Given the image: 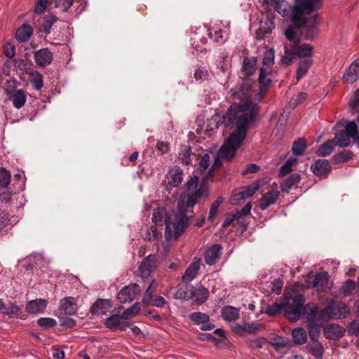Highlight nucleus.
Masks as SVG:
<instances>
[{
    "mask_svg": "<svg viewBox=\"0 0 359 359\" xmlns=\"http://www.w3.org/2000/svg\"><path fill=\"white\" fill-rule=\"evenodd\" d=\"M209 195V189L205 184L198 187V179H191L187 182V190L181 194L177 201V212L184 213L189 208L196 205L202 197L207 198Z\"/></svg>",
    "mask_w": 359,
    "mask_h": 359,
    "instance_id": "nucleus-1",
    "label": "nucleus"
},
{
    "mask_svg": "<svg viewBox=\"0 0 359 359\" xmlns=\"http://www.w3.org/2000/svg\"><path fill=\"white\" fill-rule=\"evenodd\" d=\"M241 108L242 111L238 114L236 122V128L231 134H235L236 137L244 140L247 130L259 114V107L252 101H247L242 103Z\"/></svg>",
    "mask_w": 359,
    "mask_h": 359,
    "instance_id": "nucleus-2",
    "label": "nucleus"
},
{
    "mask_svg": "<svg viewBox=\"0 0 359 359\" xmlns=\"http://www.w3.org/2000/svg\"><path fill=\"white\" fill-rule=\"evenodd\" d=\"M305 298L303 294H298L288 297L284 301L285 316L290 320L295 322L302 316L303 305Z\"/></svg>",
    "mask_w": 359,
    "mask_h": 359,
    "instance_id": "nucleus-3",
    "label": "nucleus"
},
{
    "mask_svg": "<svg viewBox=\"0 0 359 359\" xmlns=\"http://www.w3.org/2000/svg\"><path fill=\"white\" fill-rule=\"evenodd\" d=\"M242 104H231L222 116L219 113H215L210 121V125L217 128L220 124H224L226 128L231 126L236 121L238 114L242 111Z\"/></svg>",
    "mask_w": 359,
    "mask_h": 359,
    "instance_id": "nucleus-4",
    "label": "nucleus"
},
{
    "mask_svg": "<svg viewBox=\"0 0 359 359\" xmlns=\"http://www.w3.org/2000/svg\"><path fill=\"white\" fill-rule=\"evenodd\" d=\"M349 307L342 302L331 300L328 305L320 309V319H341L350 313Z\"/></svg>",
    "mask_w": 359,
    "mask_h": 359,
    "instance_id": "nucleus-5",
    "label": "nucleus"
},
{
    "mask_svg": "<svg viewBox=\"0 0 359 359\" xmlns=\"http://www.w3.org/2000/svg\"><path fill=\"white\" fill-rule=\"evenodd\" d=\"M243 141L236 137L235 134H231L218 151L219 157H222L223 160L231 161L235 156L236 150L241 147Z\"/></svg>",
    "mask_w": 359,
    "mask_h": 359,
    "instance_id": "nucleus-6",
    "label": "nucleus"
},
{
    "mask_svg": "<svg viewBox=\"0 0 359 359\" xmlns=\"http://www.w3.org/2000/svg\"><path fill=\"white\" fill-rule=\"evenodd\" d=\"M179 218L177 222L174 223L172 226L171 224H166L165 229V235L167 239H177L180 237L185 230L189 224V218L187 216V212H179Z\"/></svg>",
    "mask_w": 359,
    "mask_h": 359,
    "instance_id": "nucleus-7",
    "label": "nucleus"
},
{
    "mask_svg": "<svg viewBox=\"0 0 359 359\" xmlns=\"http://www.w3.org/2000/svg\"><path fill=\"white\" fill-rule=\"evenodd\" d=\"M329 274L326 271L317 273L315 276L309 273L305 278V287L316 288L318 292H325L327 287Z\"/></svg>",
    "mask_w": 359,
    "mask_h": 359,
    "instance_id": "nucleus-8",
    "label": "nucleus"
},
{
    "mask_svg": "<svg viewBox=\"0 0 359 359\" xmlns=\"http://www.w3.org/2000/svg\"><path fill=\"white\" fill-rule=\"evenodd\" d=\"M251 208H252V203L248 202L245 205V206L241 210H236L232 213L227 214L226 217H225V219L222 223V227L223 228L228 227L234 221H237L238 223H241L243 226H246V224H245L241 221V219H243V217H244L245 216H246L250 213Z\"/></svg>",
    "mask_w": 359,
    "mask_h": 359,
    "instance_id": "nucleus-9",
    "label": "nucleus"
},
{
    "mask_svg": "<svg viewBox=\"0 0 359 359\" xmlns=\"http://www.w3.org/2000/svg\"><path fill=\"white\" fill-rule=\"evenodd\" d=\"M252 85L248 81H243L237 88L231 89V97L234 100L243 101L251 100Z\"/></svg>",
    "mask_w": 359,
    "mask_h": 359,
    "instance_id": "nucleus-10",
    "label": "nucleus"
},
{
    "mask_svg": "<svg viewBox=\"0 0 359 359\" xmlns=\"http://www.w3.org/2000/svg\"><path fill=\"white\" fill-rule=\"evenodd\" d=\"M303 4V0L299 1H296L292 10V15L291 20L292 24L297 28H302L305 26L307 22V18L303 16V14H310L313 11H309L305 10L302 5Z\"/></svg>",
    "mask_w": 359,
    "mask_h": 359,
    "instance_id": "nucleus-11",
    "label": "nucleus"
},
{
    "mask_svg": "<svg viewBox=\"0 0 359 359\" xmlns=\"http://www.w3.org/2000/svg\"><path fill=\"white\" fill-rule=\"evenodd\" d=\"M77 298L66 297L60 300V305L57 311V316H72L77 312Z\"/></svg>",
    "mask_w": 359,
    "mask_h": 359,
    "instance_id": "nucleus-12",
    "label": "nucleus"
},
{
    "mask_svg": "<svg viewBox=\"0 0 359 359\" xmlns=\"http://www.w3.org/2000/svg\"><path fill=\"white\" fill-rule=\"evenodd\" d=\"M140 292V287L137 283H132L123 287L118 293L117 299L121 303L130 302L135 299Z\"/></svg>",
    "mask_w": 359,
    "mask_h": 359,
    "instance_id": "nucleus-13",
    "label": "nucleus"
},
{
    "mask_svg": "<svg viewBox=\"0 0 359 359\" xmlns=\"http://www.w3.org/2000/svg\"><path fill=\"white\" fill-rule=\"evenodd\" d=\"M156 268V256L155 255H149L143 259L138 270L142 278H147Z\"/></svg>",
    "mask_w": 359,
    "mask_h": 359,
    "instance_id": "nucleus-14",
    "label": "nucleus"
},
{
    "mask_svg": "<svg viewBox=\"0 0 359 359\" xmlns=\"http://www.w3.org/2000/svg\"><path fill=\"white\" fill-rule=\"evenodd\" d=\"M320 21L318 20V14L308 18L306 24L304 27L306 28L304 33V38L306 40L311 41L317 36L320 32L319 30Z\"/></svg>",
    "mask_w": 359,
    "mask_h": 359,
    "instance_id": "nucleus-15",
    "label": "nucleus"
},
{
    "mask_svg": "<svg viewBox=\"0 0 359 359\" xmlns=\"http://www.w3.org/2000/svg\"><path fill=\"white\" fill-rule=\"evenodd\" d=\"M112 302L108 299H98L91 306L90 313L92 316L105 315L112 307Z\"/></svg>",
    "mask_w": 359,
    "mask_h": 359,
    "instance_id": "nucleus-16",
    "label": "nucleus"
},
{
    "mask_svg": "<svg viewBox=\"0 0 359 359\" xmlns=\"http://www.w3.org/2000/svg\"><path fill=\"white\" fill-rule=\"evenodd\" d=\"M222 247L220 244H214L204 252V260L209 266L215 265L221 258Z\"/></svg>",
    "mask_w": 359,
    "mask_h": 359,
    "instance_id": "nucleus-17",
    "label": "nucleus"
},
{
    "mask_svg": "<svg viewBox=\"0 0 359 359\" xmlns=\"http://www.w3.org/2000/svg\"><path fill=\"white\" fill-rule=\"evenodd\" d=\"M201 263V258L197 257H194L192 262L188 266L184 273L182 277V282L185 283H189L196 277L200 269Z\"/></svg>",
    "mask_w": 359,
    "mask_h": 359,
    "instance_id": "nucleus-18",
    "label": "nucleus"
},
{
    "mask_svg": "<svg viewBox=\"0 0 359 359\" xmlns=\"http://www.w3.org/2000/svg\"><path fill=\"white\" fill-rule=\"evenodd\" d=\"M34 58L38 66L45 67L53 62V54L48 48H43L34 53Z\"/></svg>",
    "mask_w": 359,
    "mask_h": 359,
    "instance_id": "nucleus-19",
    "label": "nucleus"
},
{
    "mask_svg": "<svg viewBox=\"0 0 359 359\" xmlns=\"http://www.w3.org/2000/svg\"><path fill=\"white\" fill-rule=\"evenodd\" d=\"M331 169V163L327 159H318L311 165V171L318 177L327 175Z\"/></svg>",
    "mask_w": 359,
    "mask_h": 359,
    "instance_id": "nucleus-20",
    "label": "nucleus"
},
{
    "mask_svg": "<svg viewBox=\"0 0 359 359\" xmlns=\"http://www.w3.org/2000/svg\"><path fill=\"white\" fill-rule=\"evenodd\" d=\"M320 309L313 302H309L306 305H303L302 316L305 318L308 322L316 321L320 318Z\"/></svg>",
    "mask_w": 359,
    "mask_h": 359,
    "instance_id": "nucleus-21",
    "label": "nucleus"
},
{
    "mask_svg": "<svg viewBox=\"0 0 359 359\" xmlns=\"http://www.w3.org/2000/svg\"><path fill=\"white\" fill-rule=\"evenodd\" d=\"M8 99L12 102L13 105L16 109L22 108L27 100L26 92L22 89H15L11 90L8 93Z\"/></svg>",
    "mask_w": 359,
    "mask_h": 359,
    "instance_id": "nucleus-22",
    "label": "nucleus"
},
{
    "mask_svg": "<svg viewBox=\"0 0 359 359\" xmlns=\"http://www.w3.org/2000/svg\"><path fill=\"white\" fill-rule=\"evenodd\" d=\"M280 192L278 190H271L264 194L259 199V207L262 210L267 209L269 206L275 204L279 198Z\"/></svg>",
    "mask_w": 359,
    "mask_h": 359,
    "instance_id": "nucleus-23",
    "label": "nucleus"
},
{
    "mask_svg": "<svg viewBox=\"0 0 359 359\" xmlns=\"http://www.w3.org/2000/svg\"><path fill=\"white\" fill-rule=\"evenodd\" d=\"M359 79V59L355 60L346 69L343 76V81L347 83H353Z\"/></svg>",
    "mask_w": 359,
    "mask_h": 359,
    "instance_id": "nucleus-24",
    "label": "nucleus"
},
{
    "mask_svg": "<svg viewBox=\"0 0 359 359\" xmlns=\"http://www.w3.org/2000/svg\"><path fill=\"white\" fill-rule=\"evenodd\" d=\"M207 32L210 40L217 44L224 43L229 38V34L217 27H210L207 30Z\"/></svg>",
    "mask_w": 359,
    "mask_h": 359,
    "instance_id": "nucleus-25",
    "label": "nucleus"
},
{
    "mask_svg": "<svg viewBox=\"0 0 359 359\" xmlns=\"http://www.w3.org/2000/svg\"><path fill=\"white\" fill-rule=\"evenodd\" d=\"M301 180V175L297 172L290 174L280 184V190L289 193L290 189L296 187Z\"/></svg>",
    "mask_w": 359,
    "mask_h": 359,
    "instance_id": "nucleus-26",
    "label": "nucleus"
},
{
    "mask_svg": "<svg viewBox=\"0 0 359 359\" xmlns=\"http://www.w3.org/2000/svg\"><path fill=\"white\" fill-rule=\"evenodd\" d=\"M307 351L316 359H323L325 348L323 344L318 341H309L306 346Z\"/></svg>",
    "mask_w": 359,
    "mask_h": 359,
    "instance_id": "nucleus-27",
    "label": "nucleus"
},
{
    "mask_svg": "<svg viewBox=\"0 0 359 359\" xmlns=\"http://www.w3.org/2000/svg\"><path fill=\"white\" fill-rule=\"evenodd\" d=\"M192 289L194 291L193 292L194 303L198 306L203 304L209 297L208 289L202 285H198L197 288L193 286Z\"/></svg>",
    "mask_w": 359,
    "mask_h": 359,
    "instance_id": "nucleus-28",
    "label": "nucleus"
},
{
    "mask_svg": "<svg viewBox=\"0 0 359 359\" xmlns=\"http://www.w3.org/2000/svg\"><path fill=\"white\" fill-rule=\"evenodd\" d=\"M47 301L45 299H35L27 302L26 304V310L32 314L42 313L46 308Z\"/></svg>",
    "mask_w": 359,
    "mask_h": 359,
    "instance_id": "nucleus-29",
    "label": "nucleus"
},
{
    "mask_svg": "<svg viewBox=\"0 0 359 359\" xmlns=\"http://www.w3.org/2000/svg\"><path fill=\"white\" fill-rule=\"evenodd\" d=\"M192 287L193 285L188 284L179 286L174 294V298L175 299L181 300H189L194 298L193 292L194 291L193 290Z\"/></svg>",
    "mask_w": 359,
    "mask_h": 359,
    "instance_id": "nucleus-30",
    "label": "nucleus"
},
{
    "mask_svg": "<svg viewBox=\"0 0 359 359\" xmlns=\"http://www.w3.org/2000/svg\"><path fill=\"white\" fill-rule=\"evenodd\" d=\"M57 20V18L52 13L45 15L41 20L40 31L43 32L46 35L50 34L53 24L55 23Z\"/></svg>",
    "mask_w": 359,
    "mask_h": 359,
    "instance_id": "nucleus-31",
    "label": "nucleus"
},
{
    "mask_svg": "<svg viewBox=\"0 0 359 359\" xmlns=\"http://www.w3.org/2000/svg\"><path fill=\"white\" fill-rule=\"evenodd\" d=\"M191 41L196 50L201 53H206L208 51V49L204 47L208 42V39L204 35H201L200 33H195L191 38Z\"/></svg>",
    "mask_w": 359,
    "mask_h": 359,
    "instance_id": "nucleus-32",
    "label": "nucleus"
},
{
    "mask_svg": "<svg viewBox=\"0 0 359 359\" xmlns=\"http://www.w3.org/2000/svg\"><path fill=\"white\" fill-rule=\"evenodd\" d=\"M33 34V29L31 25L24 24L16 31L15 39L20 42H25L29 39Z\"/></svg>",
    "mask_w": 359,
    "mask_h": 359,
    "instance_id": "nucleus-33",
    "label": "nucleus"
},
{
    "mask_svg": "<svg viewBox=\"0 0 359 359\" xmlns=\"http://www.w3.org/2000/svg\"><path fill=\"white\" fill-rule=\"evenodd\" d=\"M299 41H296L294 42L295 45L296 54L298 57H310L313 54V48L311 45L304 43L301 46L299 45Z\"/></svg>",
    "mask_w": 359,
    "mask_h": 359,
    "instance_id": "nucleus-34",
    "label": "nucleus"
},
{
    "mask_svg": "<svg viewBox=\"0 0 359 359\" xmlns=\"http://www.w3.org/2000/svg\"><path fill=\"white\" fill-rule=\"evenodd\" d=\"M152 221L156 225L170 224V217L163 208H156L153 212Z\"/></svg>",
    "mask_w": 359,
    "mask_h": 359,
    "instance_id": "nucleus-35",
    "label": "nucleus"
},
{
    "mask_svg": "<svg viewBox=\"0 0 359 359\" xmlns=\"http://www.w3.org/2000/svg\"><path fill=\"white\" fill-rule=\"evenodd\" d=\"M257 57H245L243 59L242 69L247 76L253 74L256 70Z\"/></svg>",
    "mask_w": 359,
    "mask_h": 359,
    "instance_id": "nucleus-36",
    "label": "nucleus"
},
{
    "mask_svg": "<svg viewBox=\"0 0 359 359\" xmlns=\"http://www.w3.org/2000/svg\"><path fill=\"white\" fill-rule=\"evenodd\" d=\"M284 55H282L280 62L285 65H289L293 58L297 56L295 45L290 44L288 46L285 44L284 46Z\"/></svg>",
    "mask_w": 359,
    "mask_h": 359,
    "instance_id": "nucleus-37",
    "label": "nucleus"
},
{
    "mask_svg": "<svg viewBox=\"0 0 359 359\" xmlns=\"http://www.w3.org/2000/svg\"><path fill=\"white\" fill-rule=\"evenodd\" d=\"M222 317L226 321L235 320L239 317V311L232 306H225L222 309Z\"/></svg>",
    "mask_w": 359,
    "mask_h": 359,
    "instance_id": "nucleus-38",
    "label": "nucleus"
},
{
    "mask_svg": "<svg viewBox=\"0 0 359 359\" xmlns=\"http://www.w3.org/2000/svg\"><path fill=\"white\" fill-rule=\"evenodd\" d=\"M156 281H155V280H152L151 281L149 285L145 290L143 297H142V304L144 306H148L151 305V303L153 299V297L156 292Z\"/></svg>",
    "mask_w": 359,
    "mask_h": 359,
    "instance_id": "nucleus-39",
    "label": "nucleus"
},
{
    "mask_svg": "<svg viewBox=\"0 0 359 359\" xmlns=\"http://www.w3.org/2000/svg\"><path fill=\"white\" fill-rule=\"evenodd\" d=\"M169 184L172 187H178L182 181V170L180 168L170 170L168 172Z\"/></svg>",
    "mask_w": 359,
    "mask_h": 359,
    "instance_id": "nucleus-40",
    "label": "nucleus"
},
{
    "mask_svg": "<svg viewBox=\"0 0 359 359\" xmlns=\"http://www.w3.org/2000/svg\"><path fill=\"white\" fill-rule=\"evenodd\" d=\"M312 64L313 60L311 59L308 58L302 60L299 62L296 74V79L297 81H299L303 76H304L308 73V71L311 67Z\"/></svg>",
    "mask_w": 359,
    "mask_h": 359,
    "instance_id": "nucleus-41",
    "label": "nucleus"
},
{
    "mask_svg": "<svg viewBox=\"0 0 359 359\" xmlns=\"http://www.w3.org/2000/svg\"><path fill=\"white\" fill-rule=\"evenodd\" d=\"M2 307L0 313L3 315L8 316L10 318L18 316L20 308L15 304L9 302L6 304L3 302Z\"/></svg>",
    "mask_w": 359,
    "mask_h": 359,
    "instance_id": "nucleus-42",
    "label": "nucleus"
},
{
    "mask_svg": "<svg viewBox=\"0 0 359 359\" xmlns=\"http://www.w3.org/2000/svg\"><path fill=\"white\" fill-rule=\"evenodd\" d=\"M354 156L353 153L350 150H343L335 154L332 156V161L334 164L346 163L351 160Z\"/></svg>",
    "mask_w": 359,
    "mask_h": 359,
    "instance_id": "nucleus-43",
    "label": "nucleus"
},
{
    "mask_svg": "<svg viewBox=\"0 0 359 359\" xmlns=\"http://www.w3.org/2000/svg\"><path fill=\"white\" fill-rule=\"evenodd\" d=\"M292 336L294 342L297 344L302 345L306 342L307 332L304 328L301 327L294 328L292 331Z\"/></svg>",
    "mask_w": 359,
    "mask_h": 359,
    "instance_id": "nucleus-44",
    "label": "nucleus"
},
{
    "mask_svg": "<svg viewBox=\"0 0 359 359\" xmlns=\"http://www.w3.org/2000/svg\"><path fill=\"white\" fill-rule=\"evenodd\" d=\"M334 147V141L327 140L318 147L316 151V154L318 156H327L333 151Z\"/></svg>",
    "mask_w": 359,
    "mask_h": 359,
    "instance_id": "nucleus-45",
    "label": "nucleus"
},
{
    "mask_svg": "<svg viewBox=\"0 0 359 359\" xmlns=\"http://www.w3.org/2000/svg\"><path fill=\"white\" fill-rule=\"evenodd\" d=\"M121 319H124L123 315H111L105 320L104 326L111 331L117 330Z\"/></svg>",
    "mask_w": 359,
    "mask_h": 359,
    "instance_id": "nucleus-46",
    "label": "nucleus"
},
{
    "mask_svg": "<svg viewBox=\"0 0 359 359\" xmlns=\"http://www.w3.org/2000/svg\"><path fill=\"white\" fill-rule=\"evenodd\" d=\"M271 344L274 347L276 350L279 351L283 348L290 347L291 345V341L287 338L276 335V337H273L271 341Z\"/></svg>",
    "mask_w": 359,
    "mask_h": 359,
    "instance_id": "nucleus-47",
    "label": "nucleus"
},
{
    "mask_svg": "<svg viewBox=\"0 0 359 359\" xmlns=\"http://www.w3.org/2000/svg\"><path fill=\"white\" fill-rule=\"evenodd\" d=\"M334 138L336 140L335 145L341 147H346L350 144V137L344 130H339L335 133Z\"/></svg>",
    "mask_w": 359,
    "mask_h": 359,
    "instance_id": "nucleus-48",
    "label": "nucleus"
},
{
    "mask_svg": "<svg viewBox=\"0 0 359 359\" xmlns=\"http://www.w3.org/2000/svg\"><path fill=\"white\" fill-rule=\"evenodd\" d=\"M30 82L35 90H41L43 86V75L37 71L32 72L30 74Z\"/></svg>",
    "mask_w": 359,
    "mask_h": 359,
    "instance_id": "nucleus-49",
    "label": "nucleus"
},
{
    "mask_svg": "<svg viewBox=\"0 0 359 359\" xmlns=\"http://www.w3.org/2000/svg\"><path fill=\"white\" fill-rule=\"evenodd\" d=\"M189 319L195 324L200 325L209 322L210 316L200 311L193 312L189 315Z\"/></svg>",
    "mask_w": 359,
    "mask_h": 359,
    "instance_id": "nucleus-50",
    "label": "nucleus"
},
{
    "mask_svg": "<svg viewBox=\"0 0 359 359\" xmlns=\"http://www.w3.org/2000/svg\"><path fill=\"white\" fill-rule=\"evenodd\" d=\"M320 332V326L316 323V321L308 322V333L310 337V341L318 340Z\"/></svg>",
    "mask_w": 359,
    "mask_h": 359,
    "instance_id": "nucleus-51",
    "label": "nucleus"
},
{
    "mask_svg": "<svg viewBox=\"0 0 359 359\" xmlns=\"http://www.w3.org/2000/svg\"><path fill=\"white\" fill-rule=\"evenodd\" d=\"M224 202V198L221 196L217 197L210 205L208 219L212 220L215 216L217 214L218 210L221 204Z\"/></svg>",
    "mask_w": 359,
    "mask_h": 359,
    "instance_id": "nucleus-52",
    "label": "nucleus"
},
{
    "mask_svg": "<svg viewBox=\"0 0 359 359\" xmlns=\"http://www.w3.org/2000/svg\"><path fill=\"white\" fill-rule=\"evenodd\" d=\"M283 309H284V302L280 303L275 302L271 305H267L265 313L270 316H275L279 313Z\"/></svg>",
    "mask_w": 359,
    "mask_h": 359,
    "instance_id": "nucleus-53",
    "label": "nucleus"
},
{
    "mask_svg": "<svg viewBox=\"0 0 359 359\" xmlns=\"http://www.w3.org/2000/svg\"><path fill=\"white\" fill-rule=\"evenodd\" d=\"M274 51L272 49L264 52L262 63L266 69H269L274 64Z\"/></svg>",
    "mask_w": 359,
    "mask_h": 359,
    "instance_id": "nucleus-54",
    "label": "nucleus"
},
{
    "mask_svg": "<svg viewBox=\"0 0 359 359\" xmlns=\"http://www.w3.org/2000/svg\"><path fill=\"white\" fill-rule=\"evenodd\" d=\"M11 173L4 168H0V187L6 188L11 182Z\"/></svg>",
    "mask_w": 359,
    "mask_h": 359,
    "instance_id": "nucleus-55",
    "label": "nucleus"
},
{
    "mask_svg": "<svg viewBox=\"0 0 359 359\" xmlns=\"http://www.w3.org/2000/svg\"><path fill=\"white\" fill-rule=\"evenodd\" d=\"M322 0H303V4L302 6L305 10L309 11H313L318 10L321 7Z\"/></svg>",
    "mask_w": 359,
    "mask_h": 359,
    "instance_id": "nucleus-56",
    "label": "nucleus"
},
{
    "mask_svg": "<svg viewBox=\"0 0 359 359\" xmlns=\"http://www.w3.org/2000/svg\"><path fill=\"white\" fill-rule=\"evenodd\" d=\"M306 147V144L305 141L303 139H299L294 142L292 151L294 155L301 156L304 153Z\"/></svg>",
    "mask_w": 359,
    "mask_h": 359,
    "instance_id": "nucleus-57",
    "label": "nucleus"
},
{
    "mask_svg": "<svg viewBox=\"0 0 359 359\" xmlns=\"http://www.w3.org/2000/svg\"><path fill=\"white\" fill-rule=\"evenodd\" d=\"M341 327L338 325H331L325 328V335L327 339H335L341 336V334H339L337 331Z\"/></svg>",
    "mask_w": 359,
    "mask_h": 359,
    "instance_id": "nucleus-58",
    "label": "nucleus"
},
{
    "mask_svg": "<svg viewBox=\"0 0 359 359\" xmlns=\"http://www.w3.org/2000/svg\"><path fill=\"white\" fill-rule=\"evenodd\" d=\"M308 97V94L304 92H300L298 94L294 95L290 100L289 104L291 107L294 108L299 104L303 102Z\"/></svg>",
    "mask_w": 359,
    "mask_h": 359,
    "instance_id": "nucleus-59",
    "label": "nucleus"
},
{
    "mask_svg": "<svg viewBox=\"0 0 359 359\" xmlns=\"http://www.w3.org/2000/svg\"><path fill=\"white\" fill-rule=\"evenodd\" d=\"M266 70L267 69L265 67H262L260 69L259 75L258 78L259 84L266 88H267L271 83V79L266 78L268 74Z\"/></svg>",
    "mask_w": 359,
    "mask_h": 359,
    "instance_id": "nucleus-60",
    "label": "nucleus"
},
{
    "mask_svg": "<svg viewBox=\"0 0 359 359\" xmlns=\"http://www.w3.org/2000/svg\"><path fill=\"white\" fill-rule=\"evenodd\" d=\"M140 310V304L139 302H136L123 313V317L124 319H128L137 314Z\"/></svg>",
    "mask_w": 359,
    "mask_h": 359,
    "instance_id": "nucleus-61",
    "label": "nucleus"
},
{
    "mask_svg": "<svg viewBox=\"0 0 359 359\" xmlns=\"http://www.w3.org/2000/svg\"><path fill=\"white\" fill-rule=\"evenodd\" d=\"M37 323L40 327L44 329H50L55 327L57 322L55 319L51 318H40L37 320Z\"/></svg>",
    "mask_w": 359,
    "mask_h": 359,
    "instance_id": "nucleus-62",
    "label": "nucleus"
},
{
    "mask_svg": "<svg viewBox=\"0 0 359 359\" xmlns=\"http://www.w3.org/2000/svg\"><path fill=\"white\" fill-rule=\"evenodd\" d=\"M247 198H248L245 196V191L241 187L238 193L234 194L231 196L230 199V203L233 205H236L238 204L241 201H244Z\"/></svg>",
    "mask_w": 359,
    "mask_h": 359,
    "instance_id": "nucleus-63",
    "label": "nucleus"
},
{
    "mask_svg": "<svg viewBox=\"0 0 359 359\" xmlns=\"http://www.w3.org/2000/svg\"><path fill=\"white\" fill-rule=\"evenodd\" d=\"M260 184L258 181L253 182L248 186L242 187L245 191V196L248 198L252 197L254 194L259 189Z\"/></svg>",
    "mask_w": 359,
    "mask_h": 359,
    "instance_id": "nucleus-64",
    "label": "nucleus"
}]
</instances>
